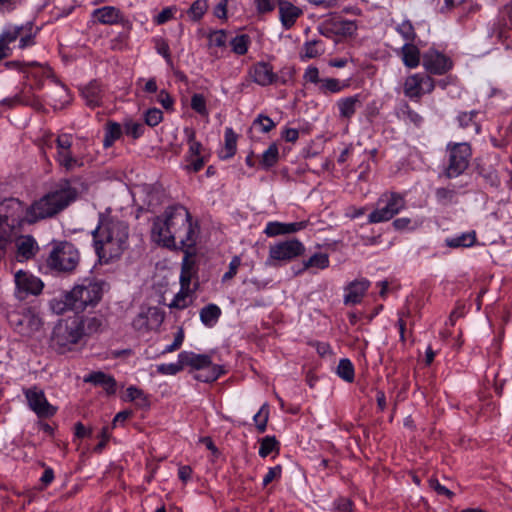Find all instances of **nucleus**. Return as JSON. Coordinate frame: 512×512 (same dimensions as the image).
<instances>
[{
	"label": "nucleus",
	"instance_id": "cd10ccee",
	"mask_svg": "<svg viewBox=\"0 0 512 512\" xmlns=\"http://www.w3.org/2000/svg\"><path fill=\"white\" fill-rule=\"evenodd\" d=\"M83 381L85 383H91L95 386H101L108 394H114L116 392L115 379L101 371L92 372L86 375Z\"/></svg>",
	"mask_w": 512,
	"mask_h": 512
},
{
	"label": "nucleus",
	"instance_id": "a18cd8bd",
	"mask_svg": "<svg viewBox=\"0 0 512 512\" xmlns=\"http://www.w3.org/2000/svg\"><path fill=\"white\" fill-rule=\"evenodd\" d=\"M322 45L317 41L306 42L303 46L302 58L312 59L320 56L323 53Z\"/></svg>",
	"mask_w": 512,
	"mask_h": 512
},
{
	"label": "nucleus",
	"instance_id": "bb28decb",
	"mask_svg": "<svg viewBox=\"0 0 512 512\" xmlns=\"http://www.w3.org/2000/svg\"><path fill=\"white\" fill-rule=\"evenodd\" d=\"M330 260L326 253L318 252L310 256L307 260L302 262L301 267L295 272L296 274L303 273L310 270L313 273L319 270H324L329 267Z\"/></svg>",
	"mask_w": 512,
	"mask_h": 512
},
{
	"label": "nucleus",
	"instance_id": "13d9d810",
	"mask_svg": "<svg viewBox=\"0 0 512 512\" xmlns=\"http://www.w3.org/2000/svg\"><path fill=\"white\" fill-rule=\"evenodd\" d=\"M163 119V113L158 108H151L145 113V123L151 127L158 125Z\"/></svg>",
	"mask_w": 512,
	"mask_h": 512
},
{
	"label": "nucleus",
	"instance_id": "aec40b11",
	"mask_svg": "<svg viewBox=\"0 0 512 512\" xmlns=\"http://www.w3.org/2000/svg\"><path fill=\"white\" fill-rule=\"evenodd\" d=\"M326 29L340 37H353L358 30V24L354 20L336 17L326 23Z\"/></svg>",
	"mask_w": 512,
	"mask_h": 512
},
{
	"label": "nucleus",
	"instance_id": "b1692460",
	"mask_svg": "<svg viewBox=\"0 0 512 512\" xmlns=\"http://www.w3.org/2000/svg\"><path fill=\"white\" fill-rule=\"evenodd\" d=\"M26 77L31 80L37 89H41L44 85L45 79H52L53 73L47 65H42L36 62L29 63Z\"/></svg>",
	"mask_w": 512,
	"mask_h": 512
},
{
	"label": "nucleus",
	"instance_id": "dca6fc26",
	"mask_svg": "<svg viewBox=\"0 0 512 512\" xmlns=\"http://www.w3.org/2000/svg\"><path fill=\"white\" fill-rule=\"evenodd\" d=\"M14 281L19 299H24L29 294L37 295L43 289V283L38 277L23 270L15 273Z\"/></svg>",
	"mask_w": 512,
	"mask_h": 512
},
{
	"label": "nucleus",
	"instance_id": "5701e85b",
	"mask_svg": "<svg viewBox=\"0 0 512 512\" xmlns=\"http://www.w3.org/2000/svg\"><path fill=\"white\" fill-rule=\"evenodd\" d=\"M92 19L95 23L114 25L123 19V14L114 6H104L92 12Z\"/></svg>",
	"mask_w": 512,
	"mask_h": 512
},
{
	"label": "nucleus",
	"instance_id": "7ed1b4c3",
	"mask_svg": "<svg viewBox=\"0 0 512 512\" xmlns=\"http://www.w3.org/2000/svg\"><path fill=\"white\" fill-rule=\"evenodd\" d=\"M106 283L101 280L84 279L75 284L71 290L65 291L51 299L49 307L53 313L60 315L66 311L75 313L94 308L101 301Z\"/></svg>",
	"mask_w": 512,
	"mask_h": 512
},
{
	"label": "nucleus",
	"instance_id": "c9c22d12",
	"mask_svg": "<svg viewBox=\"0 0 512 512\" xmlns=\"http://www.w3.org/2000/svg\"><path fill=\"white\" fill-rule=\"evenodd\" d=\"M349 87V81H340L336 78H324L320 81V91L324 94L339 93Z\"/></svg>",
	"mask_w": 512,
	"mask_h": 512
},
{
	"label": "nucleus",
	"instance_id": "6e6d98bb",
	"mask_svg": "<svg viewBox=\"0 0 512 512\" xmlns=\"http://www.w3.org/2000/svg\"><path fill=\"white\" fill-rule=\"evenodd\" d=\"M253 126L263 133L271 131L275 127L274 121L265 115H259L253 122Z\"/></svg>",
	"mask_w": 512,
	"mask_h": 512
},
{
	"label": "nucleus",
	"instance_id": "f03ea898",
	"mask_svg": "<svg viewBox=\"0 0 512 512\" xmlns=\"http://www.w3.org/2000/svg\"><path fill=\"white\" fill-rule=\"evenodd\" d=\"M91 234L92 246L100 264L118 260L128 248L129 226L120 219L100 214Z\"/></svg>",
	"mask_w": 512,
	"mask_h": 512
},
{
	"label": "nucleus",
	"instance_id": "f3484780",
	"mask_svg": "<svg viewBox=\"0 0 512 512\" xmlns=\"http://www.w3.org/2000/svg\"><path fill=\"white\" fill-rule=\"evenodd\" d=\"M18 333L30 337L39 331L42 327L41 318L32 310L27 309L15 319H11Z\"/></svg>",
	"mask_w": 512,
	"mask_h": 512
},
{
	"label": "nucleus",
	"instance_id": "ddd939ff",
	"mask_svg": "<svg viewBox=\"0 0 512 512\" xmlns=\"http://www.w3.org/2000/svg\"><path fill=\"white\" fill-rule=\"evenodd\" d=\"M435 81L425 73H414L407 76L403 83V93L413 101H419L423 95L431 93Z\"/></svg>",
	"mask_w": 512,
	"mask_h": 512
},
{
	"label": "nucleus",
	"instance_id": "393cba45",
	"mask_svg": "<svg viewBox=\"0 0 512 512\" xmlns=\"http://www.w3.org/2000/svg\"><path fill=\"white\" fill-rule=\"evenodd\" d=\"M279 19L285 29L294 26L296 20L302 15V10L289 1L279 2Z\"/></svg>",
	"mask_w": 512,
	"mask_h": 512
},
{
	"label": "nucleus",
	"instance_id": "4c0bfd02",
	"mask_svg": "<svg viewBox=\"0 0 512 512\" xmlns=\"http://www.w3.org/2000/svg\"><path fill=\"white\" fill-rule=\"evenodd\" d=\"M225 147L223 151L222 158L227 159L231 158L236 153L237 147V135L233 131L232 128L227 127L224 133Z\"/></svg>",
	"mask_w": 512,
	"mask_h": 512
},
{
	"label": "nucleus",
	"instance_id": "ea45409f",
	"mask_svg": "<svg viewBox=\"0 0 512 512\" xmlns=\"http://www.w3.org/2000/svg\"><path fill=\"white\" fill-rule=\"evenodd\" d=\"M278 158L279 149L278 146L273 143L263 152L260 164L262 168L269 169L278 162Z\"/></svg>",
	"mask_w": 512,
	"mask_h": 512
},
{
	"label": "nucleus",
	"instance_id": "20e7f679",
	"mask_svg": "<svg viewBox=\"0 0 512 512\" xmlns=\"http://www.w3.org/2000/svg\"><path fill=\"white\" fill-rule=\"evenodd\" d=\"M76 196V190L68 185L50 192L35 201L27 209L25 219L29 223H34L38 220L52 217L74 201Z\"/></svg>",
	"mask_w": 512,
	"mask_h": 512
},
{
	"label": "nucleus",
	"instance_id": "338daca9",
	"mask_svg": "<svg viewBox=\"0 0 512 512\" xmlns=\"http://www.w3.org/2000/svg\"><path fill=\"white\" fill-rule=\"evenodd\" d=\"M456 192L450 188H438L436 190V196L438 200L442 202H451L455 197Z\"/></svg>",
	"mask_w": 512,
	"mask_h": 512
},
{
	"label": "nucleus",
	"instance_id": "0e129e2a",
	"mask_svg": "<svg viewBox=\"0 0 512 512\" xmlns=\"http://www.w3.org/2000/svg\"><path fill=\"white\" fill-rule=\"evenodd\" d=\"M282 467L280 465H276L274 467H270L263 477V485L267 486L275 479H279L281 477Z\"/></svg>",
	"mask_w": 512,
	"mask_h": 512
},
{
	"label": "nucleus",
	"instance_id": "5fc2aeb1",
	"mask_svg": "<svg viewBox=\"0 0 512 512\" xmlns=\"http://www.w3.org/2000/svg\"><path fill=\"white\" fill-rule=\"evenodd\" d=\"M396 31L403 37L406 41H412L415 38L414 27L410 21H403L402 23L396 26Z\"/></svg>",
	"mask_w": 512,
	"mask_h": 512
},
{
	"label": "nucleus",
	"instance_id": "79ce46f5",
	"mask_svg": "<svg viewBox=\"0 0 512 512\" xmlns=\"http://www.w3.org/2000/svg\"><path fill=\"white\" fill-rule=\"evenodd\" d=\"M337 375L346 382L354 380V366L349 359L343 358L339 361Z\"/></svg>",
	"mask_w": 512,
	"mask_h": 512
},
{
	"label": "nucleus",
	"instance_id": "6e6552de",
	"mask_svg": "<svg viewBox=\"0 0 512 512\" xmlns=\"http://www.w3.org/2000/svg\"><path fill=\"white\" fill-rule=\"evenodd\" d=\"M305 251L303 243L297 239L276 242L269 247L266 265L271 267L286 264Z\"/></svg>",
	"mask_w": 512,
	"mask_h": 512
},
{
	"label": "nucleus",
	"instance_id": "69168bd1",
	"mask_svg": "<svg viewBox=\"0 0 512 512\" xmlns=\"http://www.w3.org/2000/svg\"><path fill=\"white\" fill-rule=\"evenodd\" d=\"M83 323L84 328L86 327L88 333L97 332L102 326L101 319L96 316L87 317L86 319H83Z\"/></svg>",
	"mask_w": 512,
	"mask_h": 512
},
{
	"label": "nucleus",
	"instance_id": "7c9ffc66",
	"mask_svg": "<svg viewBox=\"0 0 512 512\" xmlns=\"http://www.w3.org/2000/svg\"><path fill=\"white\" fill-rule=\"evenodd\" d=\"M38 89L32 83H25L22 89L18 92L21 104L30 106L34 109H40L42 103L40 98L36 95Z\"/></svg>",
	"mask_w": 512,
	"mask_h": 512
},
{
	"label": "nucleus",
	"instance_id": "864d4df0",
	"mask_svg": "<svg viewBox=\"0 0 512 512\" xmlns=\"http://www.w3.org/2000/svg\"><path fill=\"white\" fill-rule=\"evenodd\" d=\"M210 46L225 47L227 44V33L224 30H216L208 35Z\"/></svg>",
	"mask_w": 512,
	"mask_h": 512
},
{
	"label": "nucleus",
	"instance_id": "3c124183",
	"mask_svg": "<svg viewBox=\"0 0 512 512\" xmlns=\"http://www.w3.org/2000/svg\"><path fill=\"white\" fill-rule=\"evenodd\" d=\"M421 225L420 221L414 220L412 221L410 218L401 217L397 218L393 221V226L396 230L404 231V230H414Z\"/></svg>",
	"mask_w": 512,
	"mask_h": 512
},
{
	"label": "nucleus",
	"instance_id": "e433bc0d",
	"mask_svg": "<svg viewBox=\"0 0 512 512\" xmlns=\"http://www.w3.org/2000/svg\"><path fill=\"white\" fill-rule=\"evenodd\" d=\"M229 44L231 46V50L236 55L242 56L248 52L249 46L251 44L250 37L246 34H240L233 37Z\"/></svg>",
	"mask_w": 512,
	"mask_h": 512
},
{
	"label": "nucleus",
	"instance_id": "2f4dec72",
	"mask_svg": "<svg viewBox=\"0 0 512 512\" xmlns=\"http://www.w3.org/2000/svg\"><path fill=\"white\" fill-rule=\"evenodd\" d=\"M86 104L90 107L99 106L102 102V89L98 82H91L81 90Z\"/></svg>",
	"mask_w": 512,
	"mask_h": 512
},
{
	"label": "nucleus",
	"instance_id": "774afa93",
	"mask_svg": "<svg viewBox=\"0 0 512 512\" xmlns=\"http://www.w3.org/2000/svg\"><path fill=\"white\" fill-rule=\"evenodd\" d=\"M156 51L165 58L167 63H171L170 49L166 41L158 40L156 42Z\"/></svg>",
	"mask_w": 512,
	"mask_h": 512
},
{
	"label": "nucleus",
	"instance_id": "f8f14e48",
	"mask_svg": "<svg viewBox=\"0 0 512 512\" xmlns=\"http://www.w3.org/2000/svg\"><path fill=\"white\" fill-rule=\"evenodd\" d=\"M184 138L188 144V151L185 155L186 164L184 170L188 173L200 171L205 165V158L202 155L203 146L196 140V132L192 127H184Z\"/></svg>",
	"mask_w": 512,
	"mask_h": 512
},
{
	"label": "nucleus",
	"instance_id": "2eb2a0df",
	"mask_svg": "<svg viewBox=\"0 0 512 512\" xmlns=\"http://www.w3.org/2000/svg\"><path fill=\"white\" fill-rule=\"evenodd\" d=\"M29 408L40 418H49L56 413V407L51 405L42 389L31 387L24 391Z\"/></svg>",
	"mask_w": 512,
	"mask_h": 512
},
{
	"label": "nucleus",
	"instance_id": "f704fd0d",
	"mask_svg": "<svg viewBox=\"0 0 512 512\" xmlns=\"http://www.w3.org/2000/svg\"><path fill=\"white\" fill-rule=\"evenodd\" d=\"M221 315V309L215 304H209L200 311L201 322L207 327H213Z\"/></svg>",
	"mask_w": 512,
	"mask_h": 512
},
{
	"label": "nucleus",
	"instance_id": "6ab92c4d",
	"mask_svg": "<svg viewBox=\"0 0 512 512\" xmlns=\"http://www.w3.org/2000/svg\"><path fill=\"white\" fill-rule=\"evenodd\" d=\"M249 76L253 82L260 86H269L278 79L273 67L264 61L253 64L249 69Z\"/></svg>",
	"mask_w": 512,
	"mask_h": 512
},
{
	"label": "nucleus",
	"instance_id": "4d7b16f0",
	"mask_svg": "<svg viewBox=\"0 0 512 512\" xmlns=\"http://www.w3.org/2000/svg\"><path fill=\"white\" fill-rule=\"evenodd\" d=\"M400 114L404 120L413 123L414 125H420L422 123V117L415 111H413L407 104L400 109Z\"/></svg>",
	"mask_w": 512,
	"mask_h": 512
},
{
	"label": "nucleus",
	"instance_id": "9b49d317",
	"mask_svg": "<svg viewBox=\"0 0 512 512\" xmlns=\"http://www.w3.org/2000/svg\"><path fill=\"white\" fill-rule=\"evenodd\" d=\"M74 138L71 134H60L56 139V161L66 170L70 171L83 166V159L78 153L73 142Z\"/></svg>",
	"mask_w": 512,
	"mask_h": 512
},
{
	"label": "nucleus",
	"instance_id": "a19ab883",
	"mask_svg": "<svg viewBox=\"0 0 512 512\" xmlns=\"http://www.w3.org/2000/svg\"><path fill=\"white\" fill-rule=\"evenodd\" d=\"M22 27H25V30H21V35L19 36V48L25 49L27 47L32 46L35 41V35L36 31H34L33 24L28 22L21 25Z\"/></svg>",
	"mask_w": 512,
	"mask_h": 512
},
{
	"label": "nucleus",
	"instance_id": "e2e57ef3",
	"mask_svg": "<svg viewBox=\"0 0 512 512\" xmlns=\"http://www.w3.org/2000/svg\"><path fill=\"white\" fill-rule=\"evenodd\" d=\"M240 265H241V258L239 256H234L229 263L228 271L222 277V281L226 282V281L232 279L237 274V271H238V268L240 267Z\"/></svg>",
	"mask_w": 512,
	"mask_h": 512
},
{
	"label": "nucleus",
	"instance_id": "f257e3e1",
	"mask_svg": "<svg viewBox=\"0 0 512 512\" xmlns=\"http://www.w3.org/2000/svg\"><path fill=\"white\" fill-rule=\"evenodd\" d=\"M197 237L198 227L188 210L181 205L166 208L152 221L151 239L163 247L192 250Z\"/></svg>",
	"mask_w": 512,
	"mask_h": 512
},
{
	"label": "nucleus",
	"instance_id": "c03bdc74",
	"mask_svg": "<svg viewBox=\"0 0 512 512\" xmlns=\"http://www.w3.org/2000/svg\"><path fill=\"white\" fill-rule=\"evenodd\" d=\"M191 108L201 116L207 117L209 111L207 108V101L203 94L195 93L191 97Z\"/></svg>",
	"mask_w": 512,
	"mask_h": 512
},
{
	"label": "nucleus",
	"instance_id": "4be33fe9",
	"mask_svg": "<svg viewBox=\"0 0 512 512\" xmlns=\"http://www.w3.org/2000/svg\"><path fill=\"white\" fill-rule=\"evenodd\" d=\"M369 285L370 283L366 279L351 282L344 290V303L347 305L360 303L367 292Z\"/></svg>",
	"mask_w": 512,
	"mask_h": 512
},
{
	"label": "nucleus",
	"instance_id": "39448f33",
	"mask_svg": "<svg viewBox=\"0 0 512 512\" xmlns=\"http://www.w3.org/2000/svg\"><path fill=\"white\" fill-rule=\"evenodd\" d=\"M83 336V318L73 315L58 321L53 329L51 341L60 353H66L73 350Z\"/></svg>",
	"mask_w": 512,
	"mask_h": 512
},
{
	"label": "nucleus",
	"instance_id": "bf43d9fd",
	"mask_svg": "<svg viewBox=\"0 0 512 512\" xmlns=\"http://www.w3.org/2000/svg\"><path fill=\"white\" fill-rule=\"evenodd\" d=\"M176 11L174 6L166 7L154 17V22L158 25L164 24L174 17Z\"/></svg>",
	"mask_w": 512,
	"mask_h": 512
},
{
	"label": "nucleus",
	"instance_id": "1a4fd4ad",
	"mask_svg": "<svg viewBox=\"0 0 512 512\" xmlns=\"http://www.w3.org/2000/svg\"><path fill=\"white\" fill-rule=\"evenodd\" d=\"M448 164L444 171L447 178L460 176L468 167L472 155L471 147L467 142L448 143Z\"/></svg>",
	"mask_w": 512,
	"mask_h": 512
},
{
	"label": "nucleus",
	"instance_id": "9d476101",
	"mask_svg": "<svg viewBox=\"0 0 512 512\" xmlns=\"http://www.w3.org/2000/svg\"><path fill=\"white\" fill-rule=\"evenodd\" d=\"M405 207L404 198L395 193L382 195L376 208L368 215V223H381L392 219Z\"/></svg>",
	"mask_w": 512,
	"mask_h": 512
},
{
	"label": "nucleus",
	"instance_id": "c756f323",
	"mask_svg": "<svg viewBox=\"0 0 512 512\" xmlns=\"http://www.w3.org/2000/svg\"><path fill=\"white\" fill-rule=\"evenodd\" d=\"M21 30H25V27L14 24H7L3 27L0 33V45L5 48L6 52L9 54H11V48L9 45L19 38Z\"/></svg>",
	"mask_w": 512,
	"mask_h": 512
},
{
	"label": "nucleus",
	"instance_id": "603ef678",
	"mask_svg": "<svg viewBox=\"0 0 512 512\" xmlns=\"http://www.w3.org/2000/svg\"><path fill=\"white\" fill-rule=\"evenodd\" d=\"M206 10H207L206 1L197 0V1L193 2V4L191 5V7L188 11V15L192 20L197 21L202 18V16L206 12Z\"/></svg>",
	"mask_w": 512,
	"mask_h": 512
},
{
	"label": "nucleus",
	"instance_id": "8fccbe9b",
	"mask_svg": "<svg viewBox=\"0 0 512 512\" xmlns=\"http://www.w3.org/2000/svg\"><path fill=\"white\" fill-rule=\"evenodd\" d=\"M156 370L162 375H176L183 370L181 360L177 359L175 363H162L157 365Z\"/></svg>",
	"mask_w": 512,
	"mask_h": 512
},
{
	"label": "nucleus",
	"instance_id": "c85d7f7f",
	"mask_svg": "<svg viewBox=\"0 0 512 512\" xmlns=\"http://www.w3.org/2000/svg\"><path fill=\"white\" fill-rule=\"evenodd\" d=\"M476 232L467 231L445 239L446 246L450 248H470L476 244Z\"/></svg>",
	"mask_w": 512,
	"mask_h": 512
},
{
	"label": "nucleus",
	"instance_id": "a211bd4d",
	"mask_svg": "<svg viewBox=\"0 0 512 512\" xmlns=\"http://www.w3.org/2000/svg\"><path fill=\"white\" fill-rule=\"evenodd\" d=\"M422 65L427 72L440 75L451 69L452 62L440 52L430 49L423 54Z\"/></svg>",
	"mask_w": 512,
	"mask_h": 512
},
{
	"label": "nucleus",
	"instance_id": "412c9836",
	"mask_svg": "<svg viewBox=\"0 0 512 512\" xmlns=\"http://www.w3.org/2000/svg\"><path fill=\"white\" fill-rule=\"evenodd\" d=\"M307 221L282 223L278 221H270L266 224L264 233L268 237H275L278 235L292 234L306 228Z\"/></svg>",
	"mask_w": 512,
	"mask_h": 512
},
{
	"label": "nucleus",
	"instance_id": "de8ad7c7",
	"mask_svg": "<svg viewBox=\"0 0 512 512\" xmlns=\"http://www.w3.org/2000/svg\"><path fill=\"white\" fill-rule=\"evenodd\" d=\"M122 128L118 123H109L106 129L104 146L109 147L114 141L120 138Z\"/></svg>",
	"mask_w": 512,
	"mask_h": 512
},
{
	"label": "nucleus",
	"instance_id": "0eeeda50",
	"mask_svg": "<svg viewBox=\"0 0 512 512\" xmlns=\"http://www.w3.org/2000/svg\"><path fill=\"white\" fill-rule=\"evenodd\" d=\"M79 259V252L73 244L61 242L51 250L47 258V265L56 271L69 272L76 268Z\"/></svg>",
	"mask_w": 512,
	"mask_h": 512
},
{
	"label": "nucleus",
	"instance_id": "09e8293b",
	"mask_svg": "<svg viewBox=\"0 0 512 512\" xmlns=\"http://www.w3.org/2000/svg\"><path fill=\"white\" fill-rule=\"evenodd\" d=\"M278 442L273 436H266L260 442L259 455L262 458L270 455L274 450L277 449Z\"/></svg>",
	"mask_w": 512,
	"mask_h": 512
},
{
	"label": "nucleus",
	"instance_id": "a878e982",
	"mask_svg": "<svg viewBox=\"0 0 512 512\" xmlns=\"http://www.w3.org/2000/svg\"><path fill=\"white\" fill-rule=\"evenodd\" d=\"M362 105L361 95L355 94L348 97H342L336 101V106L339 111V117L342 119H351L356 113L357 109Z\"/></svg>",
	"mask_w": 512,
	"mask_h": 512
},
{
	"label": "nucleus",
	"instance_id": "473e14b6",
	"mask_svg": "<svg viewBox=\"0 0 512 512\" xmlns=\"http://www.w3.org/2000/svg\"><path fill=\"white\" fill-rule=\"evenodd\" d=\"M401 56L404 65L408 68H416L420 64L419 49L410 43H405L401 48Z\"/></svg>",
	"mask_w": 512,
	"mask_h": 512
},
{
	"label": "nucleus",
	"instance_id": "58836bf2",
	"mask_svg": "<svg viewBox=\"0 0 512 512\" xmlns=\"http://www.w3.org/2000/svg\"><path fill=\"white\" fill-rule=\"evenodd\" d=\"M191 295V288L181 287L179 292L174 296V299L170 303L169 307L176 309L186 308L192 301Z\"/></svg>",
	"mask_w": 512,
	"mask_h": 512
},
{
	"label": "nucleus",
	"instance_id": "49530a36",
	"mask_svg": "<svg viewBox=\"0 0 512 512\" xmlns=\"http://www.w3.org/2000/svg\"><path fill=\"white\" fill-rule=\"evenodd\" d=\"M269 417V408L267 404H263L259 411L254 415L253 421L259 432L263 433L266 430L267 421Z\"/></svg>",
	"mask_w": 512,
	"mask_h": 512
},
{
	"label": "nucleus",
	"instance_id": "4468645a",
	"mask_svg": "<svg viewBox=\"0 0 512 512\" xmlns=\"http://www.w3.org/2000/svg\"><path fill=\"white\" fill-rule=\"evenodd\" d=\"M492 33L506 50H512V0L499 10Z\"/></svg>",
	"mask_w": 512,
	"mask_h": 512
},
{
	"label": "nucleus",
	"instance_id": "37998d69",
	"mask_svg": "<svg viewBox=\"0 0 512 512\" xmlns=\"http://www.w3.org/2000/svg\"><path fill=\"white\" fill-rule=\"evenodd\" d=\"M185 257L183 259L182 270L180 274V284L181 287L190 288L191 279H192V268L188 264V257L192 254L191 250H184Z\"/></svg>",
	"mask_w": 512,
	"mask_h": 512
},
{
	"label": "nucleus",
	"instance_id": "052dcab7",
	"mask_svg": "<svg viewBox=\"0 0 512 512\" xmlns=\"http://www.w3.org/2000/svg\"><path fill=\"white\" fill-rule=\"evenodd\" d=\"M280 0H255L256 9L259 13L265 14L273 11L279 6Z\"/></svg>",
	"mask_w": 512,
	"mask_h": 512
},
{
	"label": "nucleus",
	"instance_id": "680f3d73",
	"mask_svg": "<svg viewBox=\"0 0 512 512\" xmlns=\"http://www.w3.org/2000/svg\"><path fill=\"white\" fill-rule=\"evenodd\" d=\"M124 129L127 135L138 138L143 134L144 128L141 123L130 120L125 123Z\"/></svg>",
	"mask_w": 512,
	"mask_h": 512
},
{
	"label": "nucleus",
	"instance_id": "72a5a7b5",
	"mask_svg": "<svg viewBox=\"0 0 512 512\" xmlns=\"http://www.w3.org/2000/svg\"><path fill=\"white\" fill-rule=\"evenodd\" d=\"M37 250L35 240L30 237H22L17 243V257L19 260H26L31 258Z\"/></svg>",
	"mask_w": 512,
	"mask_h": 512
},
{
	"label": "nucleus",
	"instance_id": "423d86ee",
	"mask_svg": "<svg viewBox=\"0 0 512 512\" xmlns=\"http://www.w3.org/2000/svg\"><path fill=\"white\" fill-rule=\"evenodd\" d=\"M178 359L181 360L183 369L190 367L194 370L201 371L194 376V378L200 382H213L224 374L223 367L218 364H213L209 354L182 351L178 354Z\"/></svg>",
	"mask_w": 512,
	"mask_h": 512
}]
</instances>
